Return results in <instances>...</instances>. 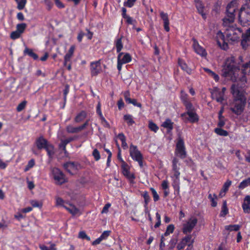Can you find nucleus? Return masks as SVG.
<instances>
[{
    "label": "nucleus",
    "instance_id": "53",
    "mask_svg": "<svg viewBox=\"0 0 250 250\" xmlns=\"http://www.w3.org/2000/svg\"><path fill=\"white\" fill-rule=\"evenodd\" d=\"M150 190L152 192L154 201L155 202L158 201L159 200V196L156 190L154 188H150Z\"/></svg>",
    "mask_w": 250,
    "mask_h": 250
},
{
    "label": "nucleus",
    "instance_id": "41",
    "mask_svg": "<svg viewBox=\"0 0 250 250\" xmlns=\"http://www.w3.org/2000/svg\"><path fill=\"white\" fill-rule=\"evenodd\" d=\"M124 119L129 125H131L134 123L132 117L130 115H124Z\"/></svg>",
    "mask_w": 250,
    "mask_h": 250
},
{
    "label": "nucleus",
    "instance_id": "55",
    "mask_svg": "<svg viewBox=\"0 0 250 250\" xmlns=\"http://www.w3.org/2000/svg\"><path fill=\"white\" fill-rule=\"evenodd\" d=\"M35 165V161L33 159L30 160L27 166H26L24 171H28L30 168H32Z\"/></svg>",
    "mask_w": 250,
    "mask_h": 250
},
{
    "label": "nucleus",
    "instance_id": "23",
    "mask_svg": "<svg viewBox=\"0 0 250 250\" xmlns=\"http://www.w3.org/2000/svg\"><path fill=\"white\" fill-rule=\"evenodd\" d=\"M123 38V36H121L120 37H117L114 41V44L118 53H120V51L123 48V43L122 42Z\"/></svg>",
    "mask_w": 250,
    "mask_h": 250
},
{
    "label": "nucleus",
    "instance_id": "21",
    "mask_svg": "<svg viewBox=\"0 0 250 250\" xmlns=\"http://www.w3.org/2000/svg\"><path fill=\"white\" fill-rule=\"evenodd\" d=\"M36 145L38 149L44 148L48 144L47 140L42 137L39 138L36 141Z\"/></svg>",
    "mask_w": 250,
    "mask_h": 250
},
{
    "label": "nucleus",
    "instance_id": "38",
    "mask_svg": "<svg viewBox=\"0 0 250 250\" xmlns=\"http://www.w3.org/2000/svg\"><path fill=\"white\" fill-rule=\"evenodd\" d=\"M44 148L50 157H51L54 154V147L52 145L48 144Z\"/></svg>",
    "mask_w": 250,
    "mask_h": 250
},
{
    "label": "nucleus",
    "instance_id": "25",
    "mask_svg": "<svg viewBox=\"0 0 250 250\" xmlns=\"http://www.w3.org/2000/svg\"><path fill=\"white\" fill-rule=\"evenodd\" d=\"M65 208L73 215L80 213L79 209L73 205L67 204L66 206H65Z\"/></svg>",
    "mask_w": 250,
    "mask_h": 250
},
{
    "label": "nucleus",
    "instance_id": "50",
    "mask_svg": "<svg viewBox=\"0 0 250 250\" xmlns=\"http://www.w3.org/2000/svg\"><path fill=\"white\" fill-rule=\"evenodd\" d=\"M174 227L173 225H169L167 228L166 231L164 233L165 236L168 235L170 233L173 232Z\"/></svg>",
    "mask_w": 250,
    "mask_h": 250
},
{
    "label": "nucleus",
    "instance_id": "27",
    "mask_svg": "<svg viewBox=\"0 0 250 250\" xmlns=\"http://www.w3.org/2000/svg\"><path fill=\"white\" fill-rule=\"evenodd\" d=\"M178 64L182 69L184 71L186 72L188 74H191L192 71L191 69L188 67L187 64L183 60L179 59Z\"/></svg>",
    "mask_w": 250,
    "mask_h": 250
},
{
    "label": "nucleus",
    "instance_id": "63",
    "mask_svg": "<svg viewBox=\"0 0 250 250\" xmlns=\"http://www.w3.org/2000/svg\"><path fill=\"white\" fill-rule=\"evenodd\" d=\"M44 2L45 5L47 6V8L48 10H50L53 6V3L50 0H44Z\"/></svg>",
    "mask_w": 250,
    "mask_h": 250
},
{
    "label": "nucleus",
    "instance_id": "48",
    "mask_svg": "<svg viewBox=\"0 0 250 250\" xmlns=\"http://www.w3.org/2000/svg\"><path fill=\"white\" fill-rule=\"evenodd\" d=\"M26 104H27V102L26 101H23L22 102H21L17 106V111L18 112L21 111L25 107Z\"/></svg>",
    "mask_w": 250,
    "mask_h": 250
},
{
    "label": "nucleus",
    "instance_id": "5",
    "mask_svg": "<svg viewBox=\"0 0 250 250\" xmlns=\"http://www.w3.org/2000/svg\"><path fill=\"white\" fill-rule=\"evenodd\" d=\"M239 21L243 26L250 24V5L246 4L242 6L239 13Z\"/></svg>",
    "mask_w": 250,
    "mask_h": 250
},
{
    "label": "nucleus",
    "instance_id": "64",
    "mask_svg": "<svg viewBox=\"0 0 250 250\" xmlns=\"http://www.w3.org/2000/svg\"><path fill=\"white\" fill-rule=\"evenodd\" d=\"M125 19L126 20V21L128 24L134 25V23L136 22V21L134 20L131 17H130L129 16L126 17Z\"/></svg>",
    "mask_w": 250,
    "mask_h": 250
},
{
    "label": "nucleus",
    "instance_id": "54",
    "mask_svg": "<svg viewBox=\"0 0 250 250\" xmlns=\"http://www.w3.org/2000/svg\"><path fill=\"white\" fill-rule=\"evenodd\" d=\"M30 203L34 208H41L42 205V202L37 200H32L31 201Z\"/></svg>",
    "mask_w": 250,
    "mask_h": 250
},
{
    "label": "nucleus",
    "instance_id": "45",
    "mask_svg": "<svg viewBox=\"0 0 250 250\" xmlns=\"http://www.w3.org/2000/svg\"><path fill=\"white\" fill-rule=\"evenodd\" d=\"M56 203L57 206H59L64 208H65V206H66L67 205V204L66 203L64 200L60 197L56 198Z\"/></svg>",
    "mask_w": 250,
    "mask_h": 250
},
{
    "label": "nucleus",
    "instance_id": "46",
    "mask_svg": "<svg viewBox=\"0 0 250 250\" xmlns=\"http://www.w3.org/2000/svg\"><path fill=\"white\" fill-rule=\"evenodd\" d=\"M183 239L185 241V242L188 246H190L193 243L194 241L192 239L191 235H188Z\"/></svg>",
    "mask_w": 250,
    "mask_h": 250
},
{
    "label": "nucleus",
    "instance_id": "7",
    "mask_svg": "<svg viewBox=\"0 0 250 250\" xmlns=\"http://www.w3.org/2000/svg\"><path fill=\"white\" fill-rule=\"evenodd\" d=\"M129 154L133 160L138 162L140 167H143V156L136 146L132 144L130 145Z\"/></svg>",
    "mask_w": 250,
    "mask_h": 250
},
{
    "label": "nucleus",
    "instance_id": "26",
    "mask_svg": "<svg viewBox=\"0 0 250 250\" xmlns=\"http://www.w3.org/2000/svg\"><path fill=\"white\" fill-rule=\"evenodd\" d=\"M76 139L75 137H71L64 140H62L61 143L59 145V147L62 148L65 152L66 151V145L69 143L74 141Z\"/></svg>",
    "mask_w": 250,
    "mask_h": 250
},
{
    "label": "nucleus",
    "instance_id": "9",
    "mask_svg": "<svg viewBox=\"0 0 250 250\" xmlns=\"http://www.w3.org/2000/svg\"><path fill=\"white\" fill-rule=\"evenodd\" d=\"M132 57L129 53L120 52L117 57V69L121 71L122 65L131 62Z\"/></svg>",
    "mask_w": 250,
    "mask_h": 250
},
{
    "label": "nucleus",
    "instance_id": "18",
    "mask_svg": "<svg viewBox=\"0 0 250 250\" xmlns=\"http://www.w3.org/2000/svg\"><path fill=\"white\" fill-rule=\"evenodd\" d=\"M160 17L164 21V27L165 30L168 32L170 30L169 24V21L168 20V15L163 11L160 13Z\"/></svg>",
    "mask_w": 250,
    "mask_h": 250
},
{
    "label": "nucleus",
    "instance_id": "40",
    "mask_svg": "<svg viewBox=\"0 0 250 250\" xmlns=\"http://www.w3.org/2000/svg\"><path fill=\"white\" fill-rule=\"evenodd\" d=\"M215 132L219 135L222 136H227L228 135V132L221 128H216L215 129Z\"/></svg>",
    "mask_w": 250,
    "mask_h": 250
},
{
    "label": "nucleus",
    "instance_id": "43",
    "mask_svg": "<svg viewBox=\"0 0 250 250\" xmlns=\"http://www.w3.org/2000/svg\"><path fill=\"white\" fill-rule=\"evenodd\" d=\"M204 69L206 72H208L210 76H211L216 81H218L219 80V77L214 72L207 68H204Z\"/></svg>",
    "mask_w": 250,
    "mask_h": 250
},
{
    "label": "nucleus",
    "instance_id": "44",
    "mask_svg": "<svg viewBox=\"0 0 250 250\" xmlns=\"http://www.w3.org/2000/svg\"><path fill=\"white\" fill-rule=\"evenodd\" d=\"M27 2V0H18V5H17V8L20 10H22Z\"/></svg>",
    "mask_w": 250,
    "mask_h": 250
},
{
    "label": "nucleus",
    "instance_id": "4",
    "mask_svg": "<svg viewBox=\"0 0 250 250\" xmlns=\"http://www.w3.org/2000/svg\"><path fill=\"white\" fill-rule=\"evenodd\" d=\"M223 25L226 28L225 33L228 42H234L237 41L240 37L243 35L241 29L237 27L233 23L229 25Z\"/></svg>",
    "mask_w": 250,
    "mask_h": 250
},
{
    "label": "nucleus",
    "instance_id": "13",
    "mask_svg": "<svg viewBox=\"0 0 250 250\" xmlns=\"http://www.w3.org/2000/svg\"><path fill=\"white\" fill-rule=\"evenodd\" d=\"M211 98L221 104H223V101L225 100V94L221 92L220 90L217 88H215L211 92Z\"/></svg>",
    "mask_w": 250,
    "mask_h": 250
},
{
    "label": "nucleus",
    "instance_id": "6",
    "mask_svg": "<svg viewBox=\"0 0 250 250\" xmlns=\"http://www.w3.org/2000/svg\"><path fill=\"white\" fill-rule=\"evenodd\" d=\"M197 222L196 217L194 216L190 217L183 225V232L185 234L190 233L197 225Z\"/></svg>",
    "mask_w": 250,
    "mask_h": 250
},
{
    "label": "nucleus",
    "instance_id": "32",
    "mask_svg": "<svg viewBox=\"0 0 250 250\" xmlns=\"http://www.w3.org/2000/svg\"><path fill=\"white\" fill-rule=\"evenodd\" d=\"M24 53L33 58L34 60H37L38 58V55L35 54L32 49L27 47H26L24 49Z\"/></svg>",
    "mask_w": 250,
    "mask_h": 250
},
{
    "label": "nucleus",
    "instance_id": "14",
    "mask_svg": "<svg viewBox=\"0 0 250 250\" xmlns=\"http://www.w3.org/2000/svg\"><path fill=\"white\" fill-rule=\"evenodd\" d=\"M102 70L100 61L92 62L90 64L91 74L92 76H96Z\"/></svg>",
    "mask_w": 250,
    "mask_h": 250
},
{
    "label": "nucleus",
    "instance_id": "62",
    "mask_svg": "<svg viewBox=\"0 0 250 250\" xmlns=\"http://www.w3.org/2000/svg\"><path fill=\"white\" fill-rule=\"evenodd\" d=\"M92 154L96 161H98L100 159V152L97 149L93 150Z\"/></svg>",
    "mask_w": 250,
    "mask_h": 250
},
{
    "label": "nucleus",
    "instance_id": "30",
    "mask_svg": "<svg viewBox=\"0 0 250 250\" xmlns=\"http://www.w3.org/2000/svg\"><path fill=\"white\" fill-rule=\"evenodd\" d=\"M97 113L98 114V115L100 116V118L102 120V122L104 123L105 125H106L107 126H109V124L107 123V122L106 121L105 118L104 117L101 109V104L100 103H99L97 106Z\"/></svg>",
    "mask_w": 250,
    "mask_h": 250
},
{
    "label": "nucleus",
    "instance_id": "42",
    "mask_svg": "<svg viewBox=\"0 0 250 250\" xmlns=\"http://www.w3.org/2000/svg\"><path fill=\"white\" fill-rule=\"evenodd\" d=\"M208 197L211 202V206L213 207H216L217 206V202L216 201L217 196L215 194H213V195L209 194Z\"/></svg>",
    "mask_w": 250,
    "mask_h": 250
},
{
    "label": "nucleus",
    "instance_id": "3",
    "mask_svg": "<svg viewBox=\"0 0 250 250\" xmlns=\"http://www.w3.org/2000/svg\"><path fill=\"white\" fill-rule=\"evenodd\" d=\"M238 6L236 0H232L228 4L226 8V16L223 20V25H229L234 22L235 18V13Z\"/></svg>",
    "mask_w": 250,
    "mask_h": 250
},
{
    "label": "nucleus",
    "instance_id": "52",
    "mask_svg": "<svg viewBox=\"0 0 250 250\" xmlns=\"http://www.w3.org/2000/svg\"><path fill=\"white\" fill-rule=\"evenodd\" d=\"M79 238L82 239H86L88 241L90 240V238L89 236H88L85 232L84 231H81L79 233Z\"/></svg>",
    "mask_w": 250,
    "mask_h": 250
},
{
    "label": "nucleus",
    "instance_id": "49",
    "mask_svg": "<svg viewBox=\"0 0 250 250\" xmlns=\"http://www.w3.org/2000/svg\"><path fill=\"white\" fill-rule=\"evenodd\" d=\"M187 109V112L192 111L194 110L192 104L188 101H185L184 103Z\"/></svg>",
    "mask_w": 250,
    "mask_h": 250
},
{
    "label": "nucleus",
    "instance_id": "58",
    "mask_svg": "<svg viewBox=\"0 0 250 250\" xmlns=\"http://www.w3.org/2000/svg\"><path fill=\"white\" fill-rule=\"evenodd\" d=\"M21 34H20L17 30L12 32L11 33L10 37L13 40H16L20 37Z\"/></svg>",
    "mask_w": 250,
    "mask_h": 250
},
{
    "label": "nucleus",
    "instance_id": "24",
    "mask_svg": "<svg viewBox=\"0 0 250 250\" xmlns=\"http://www.w3.org/2000/svg\"><path fill=\"white\" fill-rule=\"evenodd\" d=\"M196 7L198 12L202 15V17L205 19L206 18V14L204 12V7L202 2L199 0H195Z\"/></svg>",
    "mask_w": 250,
    "mask_h": 250
},
{
    "label": "nucleus",
    "instance_id": "56",
    "mask_svg": "<svg viewBox=\"0 0 250 250\" xmlns=\"http://www.w3.org/2000/svg\"><path fill=\"white\" fill-rule=\"evenodd\" d=\"M250 40H248V39L243 36V39L241 41V45L243 48H246L249 45V42Z\"/></svg>",
    "mask_w": 250,
    "mask_h": 250
},
{
    "label": "nucleus",
    "instance_id": "19",
    "mask_svg": "<svg viewBox=\"0 0 250 250\" xmlns=\"http://www.w3.org/2000/svg\"><path fill=\"white\" fill-rule=\"evenodd\" d=\"M242 208L244 212L246 213H250V196L247 195L244 200L242 204Z\"/></svg>",
    "mask_w": 250,
    "mask_h": 250
},
{
    "label": "nucleus",
    "instance_id": "61",
    "mask_svg": "<svg viewBox=\"0 0 250 250\" xmlns=\"http://www.w3.org/2000/svg\"><path fill=\"white\" fill-rule=\"evenodd\" d=\"M231 184V181L230 180H227L224 184L223 186L222 190H223L224 191L226 192L228 191L229 188L230 187V186Z\"/></svg>",
    "mask_w": 250,
    "mask_h": 250
},
{
    "label": "nucleus",
    "instance_id": "29",
    "mask_svg": "<svg viewBox=\"0 0 250 250\" xmlns=\"http://www.w3.org/2000/svg\"><path fill=\"white\" fill-rule=\"evenodd\" d=\"M75 48L74 45L71 46L68 53L66 54L64 57V59L66 61H70V59L73 55Z\"/></svg>",
    "mask_w": 250,
    "mask_h": 250
},
{
    "label": "nucleus",
    "instance_id": "10",
    "mask_svg": "<svg viewBox=\"0 0 250 250\" xmlns=\"http://www.w3.org/2000/svg\"><path fill=\"white\" fill-rule=\"evenodd\" d=\"M176 154L181 158H185L186 157V148L183 139L179 137L176 144L175 151Z\"/></svg>",
    "mask_w": 250,
    "mask_h": 250
},
{
    "label": "nucleus",
    "instance_id": "57",
    "mask_svg": "<svg viewBox=\"0 0 250 250\" xmlns=\"http://www.w3.org/2000/svg\"><path fill=\"white\" fill-rule=\"evenodd\" d=\"M137 0H127L124 3L125 6L132 7Z\"/></svg>",
    "mask_w": 250,
    "mask_h": 250
},
{
    "label": "nucleus",
    "instance_id": "36",
    "mask_svg": "<svg viewBox=\"0 0 250 250\" xmlns=\"http://www.w3.org/2000/svg\"><path fill=\"white\" fill-rule=\"evenodd\" d=\"M242 71L245 75H250V61L243 66Z\"/></svg>",
    "mask_w": 250,
    "mask_h": 250
},
{
    "label": "nucleus",
    "instance_id": "11",
    "mask_svg": "<svg viewBox=\"0 0 250 250\" xmlns=\"http://www.w3.org/2000/svg\"><path fill=\"white\" fill-rule=\"evenodd\" d=\"M121 168L123 174L130 182H132L135 177L134 174L130 173V167L125 161H123Z\"/></svg>",
    "mask_w": 250,
    "mask_h": 250
},
{
    "label": "nucleus",
    "instance_id": "28",
    "mask_svg": "<svg viewBox=\"0 0 250 250\" xmlns=\"http://www.w3.org/2000/svg\"><path fill=\"white\" fill-rule=\"evenodd\" d=\"M86 117V113L84 111H82L75 118L74 121L79 123L83 121Z\"/></svg>",
    "mask_w": 250,
    "mask_h": 250
},
{
    "label": "nucleus",
    "instance_id": "37",
    "mask_svg": "<svg viewBox=\"0 0 250 250\" xmlns=\"http://www.w3.org/2000/svg\"><path fill=\"white\" fill-rule=\"evenodd\" d=\"M240 226L238 225H230L225 226V229L229 231H237L240 229Z\"/></svg>",
    "mask_w": 250,
    "mask_h": 250
},
{
    "label": "nucleus",
    "instance_id": "22",
    "mask_svg": "<svg viewBox=\"0 0 250 250\" xmlns=\"http://www.w3.org/2000/svg\"><path fill=\"white\" fill-rule=\"evenodd\" d=\"M66 130L67 133L71 134L78 133L82 131L80 126H74L72 125H69L66 127Z\"/></svg>",
    "mask_w": 250,
    "mask_h": 250
},
{
    "label": "nucleus",
    "instance_id": "15",
    "mask_svg": "<svg viewBox=\"0 0 250 250\" xmlns=\"http://www.w3.org/2000/svg\"><path fill=\"white\" fill-rule=\"evenodd\" d=\"M193 44L192 46L195 51V52L198 55L202 56L205 57L206 56L207 53L205 50V49L202 47L198 43L197 41L195 39H192Z\"/></svg>",
    "mask_w": 250,
    "mask_h": 250
},
{
    "label": "nucleus",
    "instance_id": "1",
    "mask_svg": "<svg viewBox=\"0 0 250 250\" xmlns=\"http://www.w3.org/2000/svg\"><path fill=\"white\" fill-rule=\"evenodd\" d=\"M242 84L234 83L231 87V93L233 95V100L229 104L230 110L236 115H240L243 111L246 104L245 92L242 88V85L246 83L245 76H243L241 80Z\"/></svg>",
    "mask_w": 250,
    "mask_h": 250
},
{
    "label": "nucleus",
    "instance_id": "31",
    "mask_svg": "<svg viewBox=\"0 0 250 250\" xmlns=\"http://www.w3.org/2000/svg\"><path fill=\"white\" fill-rule=\"evenodd\" d=\"M173 180L172 186L178 192L180 190V177H171Z\"/></svg>",
    "mask_w": 250,
    "mask_h": 250
},
{
    "label": "nucleus",
    "instance_id": "60",
    "mask_svg": "<svg viewBox=\"0 0 250 250\" xmlns=\"http://www.w3.org/2000/svg\"><path fill=\"white\" fill-rule=\"evenodd\" d=\"M39 247L42 250H56L54 244L51 245L49 248L44 245H40Z\"/></svg>",
    "mask_w": 250,
    "mask_h": 250
},
{
    "label": "nucleus",
    "instance_id": "33",
    "mask_svg": "<svg viewBox=\"0 0 250 250\" xmlns=\"http://www.w3.org/2000/svg\"><path fill=\"white\" fill-rule=\"evenodd\" d=\"M173 123L172 122L170 119H167L163 123L162 126L164 127L167 128L168 129L171 130L173 128Z\"/></svg>",
    "mask_w": 250,
    "mask_h": 250
},
{
    "label": "nucleus",
    "instance_id": "12",
    "mask_svg": "<svg viewBox=\"0 0 250 250\" xmlns=\"http://www.w3.org/2000/svg\"><path fill=\"white\" fill-rule=\"evenodd\" d=\"M216 40L218 44L223 49H226L228 48L227 38L226 39L225 35L220 31L216 34Z\"/></svg>",
    "mask_w": 250,
    "mask_h": 250
},
{
    "label": "nucleus",
    "instance_id": "16",
    "mask_svg": "<svg viewBox=\"0 0 250 250\" xmlns=\"http://www.w3.org/2000/svg\"><path fill=\"white\" fill-rule=\"evenodd\" d=\"M179 165L180 164L178 163V160L175 158H174L172 160V175L171 177H180Z\"/></svg>",
    "mask_w": 250,
    "mask_h": 250
},
{
    "label": "nucleus",
    "instance_id": "35",
    "mask_svg": "<svg viewBox=\"0 0 250 250\" xmlns=\"http://www.w3.org/2000/svg\"><path fill=\"white\" fill-rule=\"evenodd\" d=\"M249 186H250V177L242 181L240 183L238 188L240 189H244Z\"/></svg>",
    "mask_w": 250,
    "mask_h": 250
},
{
    "label": "nucleus",
    "instance_id": "39",
    "mask_svg": "<svg viewBox=\"0 0 250 250\" xmlns=\"http://www.w3.org/2000/svg\"><path fill=\"white\" fill-rule=\"evenodd\" d=\"M228 212L229 211L227 206V202L226 201H225L223 202L222 210L220 213V216L224 217L228 213Z\"/></svg>",
    "mask_w": 250,
    "mask_h": 250
},
{
    "label": "nucleus",
    "instance_id": "2",
    "mask_svg": "<svg viewBox=\"0 0 250 250\" xmlns=\"http://www.w3.org/2000/svg\"><path fill=\"white\" fill-rule=\"evenodd\" d=\"M238 70L236 66L235 59L233 57L228 58L223 69V76L229 78L232 81H236V72Z\"/></svg>",
    "mask_w": 250,
    "mask_h": 250
},
{
    "label": "nucleus",
    "instance_id": "34",
    "mask_svg": "<svg viewBox=\"0 0 250 250\" xmlns=\"http://www.w3.org/2000/svg\"><path fill=\"white\" fill-rule=\"evenodd\" d=\"M27 27V24L25 23L18 24L16 26V30L21 35Z\"/></svg>",
    "mask_w": 250,
    "mask_h": 250
},
{
    "label": "nucleus",
    "instance_id": "51",
    "mask_svg": "<svg viewBox=\"0 0 250 250\" xmlns=\"http://www.w3.org/2000/svg\"><path fill=\"white\" fill-rule=\"evenodd\" d=\"M187 245V243L185 241L182 239L181 241L178 244L177 246V249L178 250H181L183 249Z\"/></svg>",
    "mask_w": 250,
    "mask_h": 250
},
{
    "label": "nucleus",
    "instance_id": "59",
    "mask_svg": "<svg viewBox=\"0 0 250 250\" xmlns=\"http://www.w3.org/2000/svg\"><path fill=\"white\" fill-rule=\"evenodd\" d=\"M145 202V206H147L150 201V197L146 191H145L142 194Z\"/></svg>",
    "mask_w": 250,
    "mask_h": 250
},
{
    "label": "nucleus",
    "instance_id": "47",
    "mask_svg": "<svg viewBox=\"0 0 250 250\" xmlns=\"http://www.w3.org/2000/svg\"><path fill=\"white\" fill-rule=\"evenodd\" d=\"M148 127L151 130L155 132H156L159 129L158 126L152 121H149Z\"/></svg>",
    "mask_w": 250,
    "mask_h": 250
},
{
    "label": "nucleus",
    "instance_id": "8",
    "mask_svg": "<svg viewBox=\"0 0 250 250\" xmlns=\"http://www.w3.org/2000/svg\"><path fill=\"white\" fill-rule=\"evenodd\" d=\"M51 172L56 184L62 185L66 181L64 175L59 168L57 167L52 168Z\"/></svg>",
    "mask_w": 250,
    "mask_h": 250
},
{
    "label": "nucleus",
    "instance_id": "17",
    "mask_svg": "<svg viewBox=\"0 0 250 250\" xmlns=\"http://www.w3.org/2000/svg\"><path fill=\"white\" fill-rule=\"evenodd\" d=\"M64 167L70 174H74L80 167V165L73 162H67L64 164Z\"/></svg>",
    "mask_w": 250,
    "mask_h": 250
},
{
    "label": "nucleus",
    "instance_id": "20",
    "mask_svg": "<svg viewBox=\"0 0 250 250\" xmlns=\"http://www.w3.org/2000/svg\"><path fill=\"white\" fill-rule=\"evenodd\" d=\"M187 114L188 116V120L191 123L197 122L198 121V117L194 110L192 111L187 112V113L182 114L184 116Z\"/></svg>",
    "mask_w": 250,
    "mask_h": 250
}]
</instances>
